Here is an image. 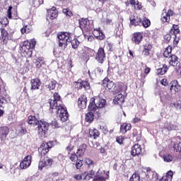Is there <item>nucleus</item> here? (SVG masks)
<instances>
[{
	"instance_id": "1",
	"label": "nucleus",
	"mask_w": 181,
	"mask_h": 181,
	"mask_svg": "<svg viewBox=\"0 0 181 181\" xmlns=\"http://www.w3.org/2000/svg\"><path fill=\"white\" fill-rule=\"evenodd\" d=\"M49 103L51 110H56V112L62 122H66L69 119L67 109L63 105L60 95L57 93H54L53 97L49 100Z\"/></svg>"
},
{
	"instance_id": "2",
	"label": "nucleus",
	"mask_w": 181,
	"mask_h": 181,
	"mask_svg": "<svg viewBox=\"0 0 181 181\" xmlns=\"http://www.w3.org/2000/svg\"><path fill=\"white\" fill-rule=\"evenodd\" d=\"M59 47L64 50L67 47L69 43H71L73 49H77L80 45V41L77 38L71 40V33L67 32H63L58 35Z\"/></svg>"
},
{
	"instance_id": "3",
	"label": "nucleus",
	"mask_w": 181,
	"mask_h": 181,
	"mask_svg": "<svg viewBox=\"0 0 181 181\" xmlns=\"http://www.w3.org/2000/svg\"><path fill=\"white\" fill-rule=\"evenodd\" d=\"M105 104H106V100L105 99H103L98 96H96L90 99V101L88 105V110L89 111L97 112V110H100V108H104V107H105Z\"/></svg>"
},
{
	"instance_id": "4",
	"label": "nucleus",
	"mask_w": 181,
	"mask_h": 181,
	"mask_svg": "<svg viewBox=\"0 0 181 181\" xmlns=\"http://www.w3.org/2000/svg\"><path fill=\"white\" fill-rule=\"evenodd\" d=\"M20 46L21 47V50L25 53H30V54H32V51H30V49H35V46H36V41H35V40H32L30 42L25 41L21 44Z\"/></svg>"
},
{
	"instance_id": "5",
	"label": "nucleus",
	"mask_w": 181,
	"mask_h": 181,
	"mask_svg": "<svg viewBox=\"0 0 181 181\" xmlns=\"http://www.w3.org/2000/svg\"><path fill=\"white\" fill-rule=\"evenodd\" d=\"M49 129V123L45 120H40L37 124L38 135L43 137Z\"/></svg>"
},
{
	"instance_id": "6",
	"label": "nucleus",
	"mask_w": 181,
	"mask_h": 181,
	"mask_svg": "<svg viewBox=\"0 0 181 181\" xmlns=\"http://www.w3.org/2000/svg\"><path fill=\"white\" fill-rule=\"evenodd\" d=\"M51 148H53V141L42 143V144L38 148V152L40 156H45L46 153L49 152V149Z\"/></svg>"
},
{
	"instance_id": "7",
	"label": "nucleus",
	"mask_w": 181,
	"mask_h": 181,
	"mask_svg": "<svg viewBox=\"0 0 181 181\" xmlns=\"http://www.w3.org/2000/svg\"><path fill=\"white\" fill-rule=\"evenodd\" d=\"M173 15H175V12H173L172 9H169L167 11L166 9L164 8L161 14L162 22H167L168 23H169V22H170V16H173Z\"/></svg>"
},
{
	"instance_id": "8",
	"label": "nucleus",
	"mask_w": 181,
	"mask_h": 181,
	"mask_svg": "<svg viewBox=\"0 0 181 181\" xmlns=\"http://www.w3.org/2000/svg\"><path fill=\"white\" fill-rule=\"evenodd\" d=\"M102 86L105 90L111 93L114 87H115V83L112 81L108 79V78H105L103 81Z\"/></svg>"
},
{
	"instance_id": "9",
	"label": "nucleus",
	"mask_w": 181,
	"mask_h": 181,
	"mask_svg": "<svg viewBox=\"0 0 181 181\" xmlns=\"http://www.w3.org/2000/svg\"><path fill=\"white\" fill-rule=\"evenodd\" d=\"M75 88H78V90L81 88L90 90V83L87 81H82L81 79H79L75 83Z\"/></svg>"
},
{
	"instance_id": "10",
	"label": "nucleus",
	"mask_w": 181,
	"mask_h": 181,
	"mask_svg": "<svg viewBox=\"0 0 181 181\" xmlns=\"http://www.w3.org/2000/svg\"><path fill=\"white\" fill-rule=\"evenodd\" d=\"M108 179V174L103 170H99L94 178V181H105Z\"/></svg>"
},
{
	"instance_id": "11",
	"label": "nucleus",
	"mask_w": 181,
	"mask_h": 181,
	"mask_svg": "<svg viewBox=\"0 0 181 181\" xmlns=\"http://www.w3.org/2000/svg\"><path fill=\"white\" fill-rule=\"evenodd\" d=\"M32 163V156L28 155L24 158L22 162L20 163L21 169H28Z\"/></svg>"
},
{
	"instance_id": "12",
	"label": "nucleus",
	"mask_w": 181,
	"mask_h": 181,
	"mask_svg": "<svg viewBox=\"0 0 181 181\" xmlns=\"http://www.w3.org/2000/svg\"><path fill=\"white\" fill-rule=\"evenodd\" d=\"M53 163V160L52 158H45L41 161H40L38 165V169L40 170H42L43 168H46V166H52V164Z\"/></svg>"
},
{
	"instance_id": "13",
	"label": "nucleus",
	"mask_w": 181,
	"mask_h": 181,
	"mask_svg": "<svg viewBox=\"0 0 181 181\" xmlns=\"http://www.w3.org/2000/svg\"><path fill=\"white\" fill-rule=\"evenodd\" d=\"M105 59V52L103 48H99L95 55V60H97L98 63H100V64H103V63H104Z\"/></svg>"
},
{
	"instance_id": "14",
	"label": "nucleus",
	"mask_w": 181,
	"mask_h": 181,
	"mask_svg": "<svg viewBox=\"0 0 181 181\" xmlns=\"http://www.w3.org/2000/svg\"><path fill=\"white\" fill-rule=\"evenodd\" d=\"M8 134L9 128L8 127L4 126L0 127V144H2V141L6 139Z\"/></svg>"
},
{
	"instance_id": "15",
	"label": "nucleus",
	"mask_w": 181,
	"mask_h": 181,
	"mask_svg": "<svg viewBox=\"0 0 181 181\" xmlns=\"http://www.w3.org/2000/svg\"><path fill=\"white\" fill-rule=\"evenodd\" d=\"M78 107L81 110L87 108V96L82 95L78 100Z\"/></svg>"
},
{
	"instance_id": "16",
	"label": "nucleus",
	"mask_w": 181,
	"mask_h": 181,
	"mask_svg": "<svg viewBox=\"0 0 181 181\" xmlns=\"http://www.w3.org/2000/svg\"><path fill=\"white\" fill-rule=\"evenodd\" d=\"M159 95L160 98V101L161 103H163V104L168 103V101L170 100V96L166 90H160L159 93Z\"/></svg>"
},
{
	"instance_id": "17",
	"label": "nucleus",
	"mask_w": 181,
	"mask_h": 181,
	"mask_svg": "<svg viewBox=\"0 0 181 181\" xmlns=\"http://www.w3.org/2000/svg\"><path fill=\"white\" fill-rule=\"evenodd\" d=\"M144 36L142 35V33H134L133 34L132 40L135 43V45H139L141 42H142Z\"/></svg>"
},
{
	"instance_id": "18",
	"label": "nucleus",
	"mask_w": 181,
	"mask_h": 181,
	"mask_svg": "<svg viewBox=\"0 0 181 181\" xmlns=\"http://www.w3.org/2000/svg\"><path fill=\"white\" fill-rule=\"evenodd\" d=\"M79 28L83 29H88L90 28V21L88 18H81L79 20Z\"/></svg>"
},
{
	"instance_id": "19",
	"label": "nucleus",
	"mask_w": 181,
	"mask_h": 181,
	"mask_svg": "<svg viewBox=\"0 0 181 181\" xmlns=\"http://www.w3.org/2000/svg\"><path fill=\"white\" fill-rule=\"evenodd\" d=\"M141 152H142V148H141V145L135 144L132 148L131 155H132V156H139V155H141Z\"/></svg>"
},
{
	"instance_id": "20",
	"label": "nucleus",
	"mask_w": 181,
	"mask_h": 181,
	"mask_svg": "<svg viewBox=\"0 0 181 181\" xmlns=\"http://www.w3.org/2000/svg\"><path fill=\"white\" fill-rule=\"evenodd\" d=\"M30 84H31L30 90H39L42 84V82H40V80L39 78H34L31 80Z\"/></svg>"
},
{
	"instance_id": "21",
	"label": "nucleus",
	"mask_w": 181,
	"mask_h": 181,
	"mask_svg": "<svg viewBox=\"0 0 181 181\" xmlns=\"http://www.w3.org/2000/svg\"><path fill=\"white\" fill-rule=\"evenodd\" d=\"M168 63L170 66L175 67V66L179 64V58L176 55L173 54L168 58Z\"/></svg>"
},
{
	"instance_id": "22",
	"label": "nucleus",
	"mask_w": 181,
	"mask_h": 181,
	"mask_svg": "<svg viewBox=\"0 0 181 181\" xmlns=\"http://www.w3.org/2000/svg\"><path fill=\"white\" fill-rule=\"evenodd\" d=\"M170 91L173 93H178L179 88H180V86H179V83L177 81H172L170 83Z\"/></svg>"
},
{
	"instance_id": "23",
	"label": "nucleus",
	"mask_w": 181,
	"mask_h": 181,
	"mask_svg": "<svg viewBox=\"0 0 181 181\" xmlns=\"http://www.w3.org/2000/svg\"><path fill=\"white\" fill-rule=\"evenodd\" d=\"M86 149H87V145L85 144H81L77 149L76 155H78L79 158L84 156V153L86 152Z\"/></svg>"
},
{
	"instance_id": "24",
	"label": "nucleus",
	"mask_w": 181,
	"mask_h": 181,
	"mask_svg": "<svg viewBox=\"0 0 181 181\" xmlns=\"http://www.w3.org/2000/svg\"><path fill=\"white\" fill-rule=\"evenodd\" d=\"M122 103H124V95H122V93H119L115 97L113 100V103L115 105L119 104V105H121Z\"/></svg>"
},
{
	"instance_id": "25",
	"label": "nucleus",
	"mask_w": 181,
	"mask_h": 181,
	"mask_svg": "<svg viewBox=\"0 0 181 181\" xmlns=\"http://www.w3.org/2000/svg\"><path fill=\"white\" fill-rule=\"evenodd\" d=\"M48 16L52 20L56 19L57 18V11H56V7H52V8L47 10Z\"/></svg>"
},
{
	"instance_id": "26",
	"label": "nucleus",
	"mask_w": 181,
	"mask_h": 181,
	"mask_svg": "<svg viewBox=\"0 0 181 181\" xmlns=\"http://www.w3.org/2000/svg\"><path fill=\"white\" fill-rule=\"evenodd\" d=\"M95 175V172L91 170L90 171H86L83 173V179L84 180H90V179H93Z\"/></svg>"
},
{
	"instance_id": "27",
	"label": "nucleus",
	"mask_w": 181,
	"mask_h": 181,
	"mask_svg": "<svg viewBox=\"0 0 181 181\" xmlns=\"http://www.w3.org/2000/svg\"><path fill=\"white\" fill-rule=\"evenodd\" d=\"M166 71H168V66L166 64H163L162 67L157 69L156 74L157 76H163Z\"/></svg>"
},
{
	"instance_id": "28",
	"label": "nucleus",
	"mask_w": 181,
	"mask_h": 181,
	"mask_svg": "<svg viewBox=\"0 0 181 181\" xmlns=\"http://www.w3.org/2000/svg\"><path fill=\"white\" fill-rule=\"evenodd\" d=\"M39 121L37 119H36V117L35 116H29L28 119V123L30 125H33V127H35V125H38Z\"/></svg>"
},
{
	"instance_id": "29",
	"label": "nucleus",
	"mask_w": 181,
	"mask_h": 181,
	"mask_svg": "<svg viewBox=\"0 0 181 181\" xmlns=\"http://www.w3.org/2000/svg\"><path fill=\"white\" fill-rule=\"evenodd\" d=\"M89 136L93 138V139H97L100 136V132L95 129H90L89 130Z\"/></svg>"
},
{
	"instance_id": "30",
	"label": "nucleus",
	"mask_w": 181,
	"mask_h": 181,
	"mask_svg": "<svg viewBox=\"0 0 181 181\" xmlns=\"http://www.w3.org/2000/svg\"><path fill=\"white\" fill-rule=\"evenodd\" d=\"M172 179H173V172L170 170L160 180V181H172Z\"/></svg>"
},
{
	"instance_id": "31",
	"label": "nucleus",
	"mask_w": 181,
	"mask_h": 181,
	"mask_svg": "<svg viewBox=\"0 0 181 181\" xmlns=\"http://www.w3.org/2000/svg\"><path fill=\"white\" fill-rule=\"evenodd\" d=\"M94 112L93 111H90L86 114L85 119L86 122L91 123L92 121H94Z\"/></svg>"
},
{
	"instance_id": "32",
	"label": "nucleus",
	"mask_w": 181,
	"mask_h": 181,
	"mask_svg": "<svg viewBox=\"0 0 181 181\" xmlns=\"http://www.w3.org/2000/svg\"><path fill=\"white\" fill-rule=\"evenodd\" d=\"M32 25H24L23 27L21 29V32L22 35L25 33H30L33 30Z\"/></svg>"
},
{
	"instance_id": "33",
	"label": "nucleus",
	"mask_w": 181,
	"mask_h": 181,
	"mask_svg": "<svg viewBox=\"0 0 181 181\" xmlns=\"http://www.w3.org/2000/svg\"><path fill=\"white\" fill-rule=\"evenodd\" d=\"M35 64L37 69H40V67L45 64V58L43 57H39L37 59H36Z\"/></svg>"
},
{
	"instance_id": "34",
	"label": "nucleus",
	"mask_w": 181,
	"mask_h": 181,
	"mask_svg": "<svg viewBox=\"0 0 181 181\" xmlns=\"http://www.w3.org/2000/svg\"><path fill=\"white\" fill-rule=\"evenodd\" d=\"M57 84V81L52 80L49 82L48 84L45 86L46 88L49 89V91H52V90H54L56 88V86Z\"/></svg>"
},
{
	"instance_id": "35",
	"label": "nucleus",
	"mask_w": 181,
	"mask_h": 181,
	"mask_svg": "<svg viewBox=\"0 0 181 181\" xmlns=\"http://www.w3.org/2000/svg\"><path fill=\"white\" fill-rule=\"evenodd\" d=\"M173 55V54H172V47L170 46L167 47L163 52L164 57H167L169 59Z\"/></svg>"
},
{
	"instance_id": "36",
	"label": "nucleus",
	"mask_w": 181,
	"mask_h": 181,
	"mask_svg": "<svg viewBox=\"0 0 181 181\" xmlns=\"http://www.w3.org/2000/svg\"><path fill=\"white\" fill-rule=\"evenodd\" d=\"M180 32V30H179V25H173L170 30V33L171 35H174V36H176V35L179 34Z\"/></svg>"
},
{
	"instance_id": "37",
	"label": "nucleus",
	"mask_w": 181,
	"mask_h": 181,
	"mask_svg": "<svg viewBox=\"0 0 181 181\" xmlns=\"http://www.w3.org/2000/svg\"><path fill=\"white\" fill-rule=\"evenodd\" d=\"M0 31L1 33V40L5 43L6 40H8V31L4 28H0Z\"/></svg>"
},
{
	"instance_id": "38",
	"label": "nucleus",
	"mask_w": 181,
	"mask_h": 181,
	"mask_svg": "<svg viewBox=\"0 0 181 181\" xmlns=\"http://www.w3.org/2000/svg\"><path fill=\"white\" fill-rule=\"evenodd\" d=\"M141 23V18L134 17V18H130V25L132 26H138Z\"/></svg>"
},
{
	"instance_id": "39",
	"label": "nucleus",
	"mask_w": 181,
	"mask_h": 181,
	"mask_svg": "<svg viewBox=\"0 0 181 181\" xmlns=\"http://www.w3.org/2000/svg\"><path fill=\"white\" fill-rule=\"evenodd\" d=\"M142 25L144 28H149L151 26V21L146 18H144L142 21Z\"/></svg>"
},
{
	"instance_id": "40",
	"label": "nucleus",
	"mask_w": 181,
	"mask_h": 181,
	"mask_svg": "<svg viewBox=\"0 0 181 181\" xmlns=\"http://www.w3.org/2000/svg\"><path fill=\"white\" fill-rule=\"evenodd\" d=\"M151 49H152V45H148L144 47L143 51L144 56H149V52H151Z\"/></svg>"
},
{
	"instance_id": "41",
	"label": "nucleus",
	"mask_w": 181,
	"mask_h": 181,
	"mask_svg": "<svg viewBox=\"0 0 181 181\" xmlns=\"http://www.w3.org/2000/svg\"><path fill=\"white\" fill-rule=\"evenodd\" d=\"M163 160L165 162H172V160H173V157H172L170 154H165L163 156Z\"/></svg>"
},
{
	"instance_id": "42",
	"label": "nucleus",
	"mask_w": 181,
	"mask_h": 181,
	"mask_svg": "<svg viewBox=\"0 0 181 181\" xmlns=\"http://www.w3.org/2000/svg\"><path fill=\"white\" fill-rule=\"evenodd\" d=\"M0 23L2 26H6L9 22L8 21V18L6 17L0 18Z\"/></svg>"
},
{
	"instance_id": "43",
	"label": "nucleus",
	"mask_w": 181,
	"mask_h": 181,
	"mask_svg": "<svg viewBox=\"0 0 181 181\" xmlns=\"http://www.w3.org/2000/svg\"><path fill=\"white\" fill-rule=\"evenodd\" d=\"M141 177H139V175L135 173L133 174L132 176L130 177V181H139Z\"/></svg>"
},
{
	"instance_id": "44",
	"label": "nucleus",
	"mask_w": 181,
	"mask_h": 181,
	"mask_svg": "<svg viewBox=\"0 0 181 181\" xmlns=\"http://www.w3.org/2000/svg\"><path fill=\"white\" fill-rule=\"evenodd\" d=\"M78 158L80 157L78 156V154H76V153H71L70 156V159L71 162H76V160H78Z\"/></svg>"
},
{
	"instance_id": "45",
	"label": "nucleus",
	"mask_w": 181,
	"mask_h": 181,
	"mask_svg": "<svg viewBox=\"0 0 181 181\" xmlns=\"http://www.w3.org/2000/svg\"><path fill=\"white\" fill-rule=\"evenodd\" d=\"M121 86H116L115 85L113 89L112 90V92L113 94H118L121 91Z\"/></svg>"
},
{
	"instance_id": "46",
	"label": "nucleus",
	"mask_w": 181,
	"mask_h": 181,
	"mask_svg": "<svg viewBox=\"0 0 181 181\" xmlns=\"http://www.w3.org/2000/svg\"><path fill=\"white\" fill-rule=\"evenodd\" d=\"M173 148L176 150V152L181 151V143H176L173 145Z\"/></svg>"
},
{
	"instance_id": "47",
	"label": "nucleus",
	"mask_w": 181,
	"mask_h": 181,
	"mask_svg": "<svg viewBox=\"0 0 181 181\" xmlns=\"http://www.w3.org/2000/svg\"><path fill=\"white\" fill-rule=\"evenodd\" d=\"M100 32H102L101 28H95L93 30V34L95 36V37H98V36L100 35Z\"/></svg>"
},
{
	"instance_id": "48",
	"label": "nucleus",
	"mask_w": 181,
	"mask_h": 181,
	"mask_svg": "<svg viewBox=\"0 0 181 181\" xmlns=\"http://www.w3.org/2000/svg\"><path fill=\"white\" fill-rule=\"evenodd\" d=\"M166 129H168V131H173V129H176V126L173 125L171 123H169L168 124H167Z\"/></svg>"
},
{
	"instance_id": "49",
	"label": "nucleus",
	"mask_w": 181,
	"mask_h": 181,
	"mask_svg": "<svg viewBox=\"0 0 181 181\" xmlns=\"http://www.w3.org/2000/svg\"><path fill=\"white\" fill-rule=\"evenodd\" d=\"M81 166H83V160H76V169H80V168H81Z\"/></svg>"
},
{
	"instance_id": "50",
	"label": "nucleus",
	"mask_w": 181,
	"mask_h": 181,
	"mask_svg": "<svg viewBox=\"0 0 181 181\" xmlns=\"http://www.w3.org/2000/svg\"><path fill=\"white\" fill-rule=\"evenodd\" d=\"M116 142H117V144H119V145H122V142H124V136H119L117 137Z\"/></svg>"
},
{
	"instance_id": "51",
	"label": "nucleus",
	"mask_w": 181,
	"mask_h": 181,
	"mask_svg": "<svg viewBox=\"0 0 181 181\" xmlns=\"http://www.w3.org/2000/svg\"><path fill=\"white\" fill-rule=\"evenodd\" d=\"M85 163H86V165H88V166H91V165H94V162L93 161V160H91L90 158H86Z\"/></svg>"
},
{
	"instance_id": "52",
	"label": "nucleus",
	"mask_w": 181,
	"mask_h": 181,
	"mask_svg": "<svg viewBox=\"0 0 181 181\" xmlns=\"http://www.w3.org/2000/svg\"><path fill=\"white\" fill-rule=\"evenodd\" d=\"M7 16L8 19H12V6H9L7 11Z\"/></svg>"
},
{
	"instance_id": "53",
	"label": "nucleus",
	"mask_w": 181,
	"mask_h": 181,
	"mask_svg": "<svg viewBox=\"0 0 181 181\" xmlns=\"http://www.w3.org/2000/svg\"><path fill=\"white\" fill-rule=\"evenodd\" d=\"M63 13H64V15H66V16H71L72 13L71 11H69V9L67 8H64L62 10Z\"/></svg>"
},
{
	"instance_id": "54",
	"label": "nucleus",
	"mask_w": 181,
	"mask_h": 181,
	"mask_svg": "<svg viewBox=\"0 0 181 181\" xmlns=\"http://www.w3.org/2000/svg\"><path fill=\"white\" fill-rule=\"evenodd\" d=\"M107 49L109 52H114V44L111 42L107 43Z\"/></svg>"
},
{
	"instance_id": "55",
	"label": "nucleus",
	"mask_w": 181,
	"mask_h": 181,
	"mask_svg": "<svg viewBox=\"0 0 181 181\" xmlns=\"http://www.w3.org/2000/svg\"><path fill=\"white\" fill-rule=\"evenodd\" d=\"M120 131L122 134H125L127 132V127L125 126V123L121 125Z\"/></svg>"
},
{
	"instance_id": "56",
	"label": "nucleus",
	"mask_w": 181,
	"mask_h": 181,
	"mask_svg": "<svg viewBox=\"0 0 181 181\" xmlns=\"http://www.w3.org/2000/svg\"><path fill=\"white\" fill-rule=\"evenodd\" d=\"M171 39L172 35H170V34H166L165 35H164V40H165V42H170Z\"/></svg>"
},
{
	"instance_id": "57",
	"label": "nucleus",
	"mask_w": 181,
	"mask_h": 181,
	"mask_svg": "<svg viewBox=\"0 0 181 181\" xmlns=\"http://www.w3.org/2000/svg\"><path fill=\"white\" fill-rule=\"evenodd\" d=\"M84 173H82L81 175H77L74 176V179L76 180H81V179H84Z\"/></svg>"
},
{
	"instance_id": "58",
	"label": "nucleus",
	"mask_w": 181,
	"mask_h": 181,
	"mask_svg": "<svg viewBox=\"0 0 181 181\" xmlns=\"http://www.w3.org/2000/svg\"><path fill=\"white\" fill-rule=\"evenodd\" d=\"M97 39L99 40H104L105 39V35L103 33V31L100 32V35L98 36Z\"/></svg>"
},
{
	"instance_id": "59",
	"label": "nucleus",
	"mask_w": 181,
	"mask_h": 181,
	"mask_svg": "<svg viewBox=\"0 0 181 181\" xmlns=\"http://www.w3.org/2000/svg\"><path fill=\"white\" fill-rule=\"evenodd\" d=\"M6 103V99H5L4 97H2L0 99V107H4V105H5Z\"/></svg>"
},
{
	"instance_id": "60",
	"label": "nucleus",
	"mask_w": 181,
	"mask_h": 181,
	"mask_svg": "<svg viewBox=\"0 0 181 181\" xmlns=\"http://www.w3.org/2000/svg\"><path fill=\"white\" fill-rule=\"evenodd\" d=\"M52 128H59V127L60 126H59V123H57V121L54 120L52 122Z\"/></svg>"
},
{
	"instance_id": "61",
	"label": "nucleus",
	"mask_w": 181,
	"mask_h": 181,
	"mask_svg": "<svg viewBox=\"0 0 181 181\" xmlns=\"http://www.w3.org/2000/svg\"><path fill=\"white\" fill-rule=\"evenodd\" d=\"M160 83H161L162 86H165V87H166V86H168V79H166V78L162 79Z\"/></svg>"
},
{
	"instance_id": "62",
	"label": "nucleus",
	"mask_w": 181,
	"mask_h": 181,
	"mask_svg": "<svg viewBox=\"0 0 181 181\" xmlns=\"http://www.w3.org/2000/svg\"><path fill=\"white\" fill-rule=\"evenodd\" d=\"M106 25H114V23H112V20L110 18H107L105 20Z\"/></svg>"
},
{
	"instance_id": "63",
	"label": "nucleus",
	"mask_w": 181,
	"mask_h": 181,
	"mask_svg": "<svg viewBox=\"0 0 181 181\" xmlns=\"http://www.w3.org/2000/svg\"><path fill=\"white\" fill-rule=\"evenodd\" d=\"M8 120L9 122H12L13 121V115L12 113H10L8 116Z\"/></svg>"
},
{
	"instance_id": "64",
	"label": "nucleus",
	"mask_w": 181,
	"mask_h": 181,
	"mask_svg": "<svg viewBox=\"0 0 181 181\" xmlns=\"http://www.w3.org/2000/svg\"><path fill=\"white\" fill-rule=\"evenodd\" d=\"M26 132H27L26 128H25V127H21V133L23 135H25V134H26Z\"/></svg>"
}]
</instances>
